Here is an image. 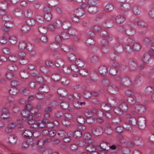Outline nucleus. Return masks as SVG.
<instances>
[{
    "label": "nucleus",
    "instance_id": "36",
    "mask_svg": "<svg viewBox=\"0 0 154 154\" xmlns=\"http://www.w3.org/2000/svg\"><path fill=\"white\" fill-rule=\"evenodd\" d=\"M64 63V61L62 59H57L55 61V64L57 67H60L63 66Z\"/></svg>",
    "mask_w": 154,
    "mask_h": 154
},
{
    "label": "nucleus",
    "instance_id": "10",
    "mask_svg": "<svg viewBox=\"0 0 154 154\" xmlns=\"http://www.w3.org/2000/svg\"><path fill=\"white\" fill-rule=\"evenodd\" d=\"M91 132L94 135L99 136L102 134L103 130L101 127L99 126L93 128L92 129Z\"/></svg>",
    "mask_w": 154,
    "mask_h": 154
},
{
    "label": "nucleus",
    "instance_id": "47",
    "mask_svg": "<svg viewBox=\"0 0 154 154\" xmlns=\"http://www.w3.org/2000/svg\"><path fill=\"white\" fill-rule=\"evenodd\" d=\"M105 8L107 11H111L113 10L114 8L112 4L108 3L105 6Z\"/></svg>",
    "mask_w": 154,
    "mask_h": 154
},
{
    "label": "nucleus",
    "instance_id": "23",
    "mask_svg": "<svg viewBox=\"0 0 154 154\" xmlns=\"http://www.w3.org/2000/svg\"><path fill=\"white\" fill-rule=\"evenodd\" d=\"M113 48L118 53H121L123 51V47L119 43H117L115 44Z\"/></svg>",
    "mask_w": 154,
    "mask_h": 154
},
{
    "label": "nucleus",
    "instance_id": "16",
    "mask_svg": "<svg viewBox=\"0 0 154 154\" xmlns=\"http://www.w3.org/2000/svg\"><path fill=\"white\" fill-rule=\"evenodd\" d=\"M107 90L109 92L113 94H116L118 92V88L112 84L109 86Z\"/></svg>",
    "mask_w": 154,
    "mask_h": 154
},
{
    "label": "nucleus",
    "instance_id": "24",
    "mask_svg": "<svg viewBox=\"0 0 154 154\" xmlns=\"http://www.w3.org/2000/svg\"><path fill=\"white\" fill-rule=\"evenodd\" d=\"M76 16L78 17H81L85 14V11L81 8H79L76 9L74 11Z\"/></svg>",
    "mask_w": 154,
    "mask_h": 154
},
{
    "label": "nucleus",
    "instance_id": "7",
    "mask_svg": "<svg viewBox=\"0 0 154 154\" xmlns=\"http://www.w3.org/2000/svg\"><path fill=\"white\" fill-rule=\"evenodd\" d=\"M61 24L64 29H67L71 26V23L65 18H63L60 21Z\"/></svg>",
    "mask_w": 154,
    "mask_h": 154
},
{
    "label": "nucleus",
    "instance_id": "25",
    "mask_svg": "<svg viewBox=\"0 0 154 154\" xmlns=\"http://www.w3.org/2000/svg\"><path fill=\"white\" fill-rule=\"evenodd\" d=\"M17 137L15 135L11 134L9 136L8 140L9 142L12 144H15L17 141Z\"/></svg>",
    "mask_w": 154,
    "mask_h": 154
},
{
    "label": "nucleus",
    "instance_id": "52",
    "mask_svg": "<svg viewBox=\"0 0 154 154\" xmlns=\"http://www.w3.org/2000/svg\"><path fill=\"white\" fill-rule=\"evenodd\" d=\"M85 105V102L83 101L82 102H74L73 103L74 106L76 108L79 109L80 107L82 106L83 105Z\"/></svg>",
    "mask_w": 154,
    "mask_h": 154
},
{
    "label": "nucleus",
    "instance_id": "44",
    "mask_svg": "<svg viewBox=\"0 0 154 154\" xmlns=\"http://www.w3.org/2000/svg\"><path fill=\"white\" fill-rule=\"evenodd\" d=\"M23 135L25 137H31L32 136V132L29 130H26L23 132Z\"/></svg>",
    "mask_w": 154,
    "mask_h": 154
},
{
    "label": "nucleus",
    "instance_id": "15",
    "mask_svg": "<svg viewBox=\"0 0 154 154\" xmlns=\"http://www.w3.org/2000/svg\"><path fill=\"white\" fill-rule=\"evenodd\" d=\"M96 112V110L95 109L86 110L84 112V115L86 118L95 116V115Z\"/></svg>",
    "mask_w": 154,
    "mask_h": 154
},
{
    "label": "nucleus",
    "instance_id": "17",
    "mask_svg": "<svg viewBox=\"0 0 154 154\" xmlns=\"http://www.w3.org/2000/svg\"><path fill=\"white\" fill-rule=\"evenodd\" d=\"M98 71L102 76H105L107 74V69L106 66H100L98 68Z\"/></svg>",
    "mask_w": 154,
    "mask_h": 154
},
{
    "label": "nucleus",
    "instance_id": "22",
    "mask_svg": "<svg viewBox=\"0 0 154 154\" xmlns=\"http://www.w3.org/2000/svg\"><path fill=\"white\" fill-rule=\"evenodd\" d=\"M10 5V0H1L0 1V6H2L5 9H7V7Z\"/></svg>",
    "mask_w": 154,
    "mask_h": 154
},
{
    "label": "nucleus",
    "instance_id": "49",
    "mask_svg": "<svg viewBox=\"0 0 154 154\" xmlns=\"http://www.w3.org/2000/svg\"><path fill=\"white\" fill-rule=\"evenodd\" d=\"M57 23L54 21L52 23L49 24L48 26V29L51 31L54 30L57 26Z\"/></svg>",
    "mask_w": 154,
    "mask_h": 154
},
{
    "label": "nucleus",
    "instance_id": "39",
    "mask_svg": "<svg viewBox=\"0 0 154 154\" xmlns=\"http://www.w3.org/2000/svg\"><path fill=\"white\" fill-rule=\"evenodd\" d=\"M60 72L57 70L56 72L53 74L51 76L52 79L55 81H58L60 79Z\"/></svg>",
    "mask_w": 154,
    "mask_h": 154
},
{
    "label": "nucleus",
    "instance_id": "51",
    "mask_svg": "<svg viewBox=\"0 0 154 154\" xmlns=\"http://www.w3.org/2000/svg\"><path fill=\"white\" fill-rule=\"evenodd\" d=\"M75 63L79 67H82L85 65V62L83 60H81L79 59H78L76 60Z\"/></svg>",
    "mask_w": 154,
    "mask_h": 154
},
{
    "label": "nucleus",
    "instance_id": "45",
    "mask_svg": "<svg viewBox=\"0 0 154 154\" xmlns=\"http://www.w3.org/2000/svg\"><path fill=\"white\" fill-rule=\"evenodd\" d=\"M20 76L24 79L27 78L29 76L27 72L25 70H22L20 71Z\"/></svg>",
    "mask_w": 154,
    "mask_h": 154
},
{
    "label": "nucleus",
    "instance_id": "13",
    "mask_svg": "<svg viewBox=\"0 0 154 154\" xmlns=\"http://www.w3.org/2000/svg\"><path fill=\"white\" fill-rule=\"evenodd\" d=\"M18 54L20 56L19 61L21 64L24 65L28 62V59L25 57L26 54L25 53L21 52L18 53Z\"/></svg>",
    "mask_w": 154,
    "mask_h": 154
},
{
    "label": "nucleus",
    "instance_id": "41",
    "mask_svg": "<svg viewBox=\"0 0 154 154\" xmlns=\"http://www.w3.org/2000/svg\"><path fill=\"white\" fill-rule=\"evenodd\" d=\"M26 23L27 25L29 26H34L35 24V21L33 18H29L26 21Z\"/></svg>",
    "mask_w": 154,
    "mask_h": 154
},
{
    "label": "nucleus",
    "instance_id": "63",
    "mask_svg": "<svg viewBox=\"0 0 154 154\" xmlns=\"http://www.w3.org/2000/svg\"><path fill=\"white\" fill-rule=\"evenodd\" d=\"M61 37L64 39H68L70 38V35L69 34L68 32H63L61 34Z\"/></svg>",
    "mask_w": 154,
    "mask_h": 154
},
{
    "label": "nucleus",
    "instance_id": "35",
    "mask_svg": "<svg viewBox=\"0 0 154 154\" xmlns=\"http://www.w3.org/2000/svg\"><path fill=\"white\" fill-rule=\"evenodd\" d=\"M36 124H38L39 128H43L45 127L46 122L43 120H37Z\"/></svg>",
    "mask_w": 154,
    "mask_h": 154
},
{
    "label": "nucleus",
    "instance_id": "20",
    "mask_svg": "<svg viewBox=\"0 0 154 154\" xmlns=\"http://www.w3.org/2000/svg\"><path fill=\"white\" fill-rule=\"evenodd\" d=\"M115 20L118 24H122L125 22V19L123 16L119 15L115 17Z\"/></svg>",
    "mask_w": 154,
    "mask_h": 154
},
{
    "label": "nucleus",
    "instance_id": "46",
    "mask_svg": "<svg viewBox=\"0 0 154 154\" xmlns=\"http://www.w3.org/2000/svg\"><path fill=\"white\" fill-rule=\"evenodd\" d=\"M9 92L10 94L14 95L17 94L18 91L15 87H12L10 88Z\"/></svg>",
    "mask_w": 154,
    "mask_h": 154
},
{
    "label": "nucleus",
    "instance_id": "12",
    "mask_svg": "<svg viewBox=\"0 0 154 154\" xmlns=\"http://www.w3.org/2000/svg\"><path fill=\"white\" fill-rule=\"evenodd\" d=\"M10 116V113L8 110L6 108H3L1 111L0 116L3 119H6Z\"/></svg>",
    "mask_w": 154,
    "mask_h": 154
},
{
    "label": "nucleus",
    "instance_id": "58",
    "mask_svg": "<svg viewBox=\"0 0 154 154\" xmlns=\"http://www.w3.org/2000/svg\"><path fill=\"white\" fill-rule=\"evenodd\" d=\"M108 145H109V143L108 142H103L100 144V146L104 150L107 151L109 150V149L106 147H105V146L108 147Z\"/></svg>",
    "mask_w": 154,
    "mask_h": 154
},
{
    "label": "nucleus",
    "instance_id": "34",
    "mask_svg": "<svg viewBox=\"0 0 154 154\" xmlns=\"http://www.w3.org/2000/svg\"><path fill=\"white\" fill-rule=\"evenodd\" d=\"M31 29V27L27 25H23L21 28V31L23 33L28 32Z\"/></svg>",
    "mask_w": 154,
    "mask_h": 154
},
{
    "label": "nucleus",
    "instance_id": "53",
    "mask_svg": "<svg viewBox=\"0 0 154 154\" xmlns=\"http://www.w3.org/2000/svg\"><path fill=\"white\" fill-rule=\"evenodd\" d=\"M133 47L135 51H138L142 48L141 45L138 43H135L133 45Z\"/></svg>",
    "mask_w": 154,
    "mask_h": 154
},
{
    "label": "nucleus",
    "instance_id": "61",
    "mask_svg": "<svg viewBox=\"0 0 154 154\" xmlns=\"http://www.w3.org/2000/svg\"><path fill=\"white\" fill-rule=\"evenodd\" d=\"M9 42L11 44H15L17 41V38L14 36H10L9 38Z\"/></svg>",
    "mask_w": 154,
    "mask_h": 154
},
{
    "label": "nucleus",
    "instance_id": "9",
    "mask_svg": "<svg viewBox=\"0 0 154 154\" xmlns=\"http://www.w3.org/2000/svg\"><path fill=\"white\" fill-rule=\"evenodd\" d=\"M17 124L12 122L7 124L4 129L5 131L7 133L12 132L16 127Z\"/></svg>",
    "mask_w": 154,
    "mask_h": 154
},
{
    "label": "nucleus",
    "instance_id": "48",
    "mask_svg": "<svg viewBox=\"0 0 154 154\" xmlns=\"http://www.w3.org/2000/svg\"><path fill=\"white\" fill-rule=\"evenodd\" d=\"M38 30L42 34H45L47 33L48 29L45 26H41L39 27Z\"/></svg>",
    "mask_w": 154,
    "mask_h": 154
},
{
    "label": "nucleus",
    "instance_id": "1",
    "mask_svg": "<svg viewBox=\"0 0 154 154\" xmlns=\"http://www.w3.org/2000/svg\"><path fill=\"white\" fill-rule=\"evenodd\" d=\"M128 110L127 105L124 100L122 101L119 107H115L114 108L115 112L119 115H122L124 112H127Z\"/></svg>",
    "mask_w": 154,
    "mask_h": 154
},
{
    "label": "nucleus",
    "instance_id": "30",
    "mask_svg": "<svg viewBox=\"0 0 154 154\" xmlns=\"http://www.w3.org/2000/svg\"><path fill=\"white\" fill-rule=\"evenodd\" d=\"M125 33L129 36H132L136 33V31L133 29L127 28L125 31Z\"/></svg>",
    "mask_w": 154,
    "mask_h": 154
},
{
    "label": "nucleus",
    "instance_id": "54",
    "mask_svg": "<svg viewBox=\"0 0 154 154\" xmlns=\"http://www.w3.org/2000/svg\"><path fill=\"white\" fill-rule=\"evenodd\" d=\"M112 121L113 123L115 125L118 124L121 122L120 118L118 116H116L113 118L112 119Z\"/></svg>",
    "mask_w": 154,
    "mask_h": 154
},
{
    "label": "nucleus",
    "instance_id": "18",
    "mask_svg": "<svg viewBox=\"0 0 154 154\" xmlns=\"http://www.w3.org/2000/svg\"><path fill=\"white\" fill-rule=\"evenodd\" d=\"M129 68L130 70L134 71L137 69V65L136 63L132 60H130L129 61Z\"/></svg>",
    "mask_w": 154,
    "mask_h": 154
},
{
    "label": "nucleus",
    "instance_id": "28",
    "mask_svg": "<svg viewBox=\"0 0 154 154\" xmlns=\"http://www.w3.org/2000/svg\"><path fill=\"white\" fill-rule=\"evenodd\" d=\"M121 83L123 86H128L130 85L131 81L129 78L123 77L122 78Z\"/></svg>",
    "mask_w": 154,
    "mask_h": 154
},
{
    "label": "nucleus",
    "instance_id": "2",
    "mask_svg": "<svg viewBox=\"0 0 154 154\" xmlns=\"http://www.w3.org/2000/svg\"><path fill=\"white\" fill-rule=\"evenodd\" d=\"M39 92L36 93L35 97L38 99H42L44 97L43 93L48 92L49 89L48 86L46 85H43L39 89Z\"/></svg>",
    "mask_w": 154,
    "mask_h": 154
},
{
    "label": "nucleus",
    "instance_id": "64",
    "mask_svg": "<svg viewBox=\"0 0 154 154\" xmlns=\"http://www.w3.org/2000/svg\"><path fill=\"white\" fill-rule=\"evenodd\" d=\"M109 73L112 75H116L117 74L118 70L116 68L111 67L109 70Z\"/></svg>",
    "mask_w": 154,
    "mask_h": 154
},
{
    "label": "nucleus",
    "instance_id": "60",
    "mask_svg": "<svg viewBox=\"0 0 154 154\" xmlns=\"http://www.w3.org/2000/svg\"><path fill=\"white\" fill-rule=\"evenodd\" d=\"M133 12L134 14L136 15H139L141 13L140 8L138 6H135L133 9Z\"/></svg>",
    "mask_w": 154,
    "mask_h": 154
},
{
    "label": "nucleus",
    "instance_id": "42",
    "mask_svg": "<svg viewBox=\"0 0 154 154\" xmlns=\"http://www.w3.org/2000/svg\"><path fill=\"white\" fill-rule=\"evenodd\" d=\"M12 18L11 16L6 12L5 14L2 17V19L5 21H8Z\"/></svg>",
    "mask_w": 154,
    "mask_h": 154
},
{
    "label": "nucleus",
    "instance_id": "57",
    "mask_svg": "<svg viewBox=\"0 0 154 154\" xmlns=\"http://www.w3.org/2000/svg\"><path fill=\"white\" fill-rule=\"evenodd\" d=\"M108 102L111 105H116L117 103L116 99L115 97H112L108 99Z\"/></svg>",
    "mask_w": 154,
    "mask_h": 154
},
{
    "label": "nucleus",
    "instance_id": "3",
    "mask_svg": "<svg viewBox=\"0 0 154 154\" xmlns=\"http://www.w3.org/2000/svg\"><path fill=\"white\" fill-rule=\"evenodd\" d=\"M21 115L23 119L27 121L28 124H32L34 122V119L30 115L29 111L24 109L21 112Z\"/></svg>",
    "mask_w": 154,
    "mask_h": 154
},
{
    "label": "nucleus",
    "instance_id": "8",
    "mask_svg": "<svg viewBox=\"0 0 154 154\" xmlns=\"http://www.w3.org/2000/svg\"><path fill=\"white\" fill-rule=\"evenodd\" d=\"M107 41L104 39H103L101 41V48L102 51L104 53H107L109 50V47L107 45Z\"/></svg>",
    "mask_w": 154,
    "mask_h": 154
},
{
    "label": "nucleus",
    "instance_id": "11",
    "mask_svg": "<svg viewBox=\"0 0 154 154\" xmlns=\"http://www.w3.org/2000/svg\"><path fill=\"white\" fill-rule=\"evenodd\" d=\"M87 35L88 36H90L91 38H87L85 43L87 45H90L93 44L94 43V40L91 38L94 37L95 35V34L93 31H90L88 32Z\"/></svg>",
    "mask_w": 154,
    "mask_h": 154
},
{
    "label": "nucleus",
    "instance_id": "50",
    "mask_svg": "<svg viewBox=\"0 0 154 154\" xmlns=\"http://www.w3.org/2000/svg\"><path fill=\"white\" fill-rule=\"evenodd\" d=\"M57 134L60 137L63 138L66 136V133L64 130L60 129L57 131Z\"/></svg>",
    "mask_w": 154,
    "mask_h": 154
},
{
    "label": "nucleus",
    "instance_id": "19",
    "mask_svg": "<svg viewBox=\"0 0 154 154\" xmlns=\"http://www.w3.org/2000/svg\"><path fill=\"white\" fill-rule=\"evenodd\" d=\"M14 15L17 17H19L22 16L23 14V11L19 8H16L13 11Z\"/></svg>",
    "mask_w": 154,
    "mask_h": 154
},
{
    "label": "nucleus",
    "instance_id": "31",
    "mask_svg": "<svg viewBox=\"0 0 154 154\" xmlns=\"http://www.w3.org/2000/svg\"><path fill=\"white\" fill-rule=\"evenodd\" d=\"M142 141V139L140 137H136L133 139V142L134 144L137 145L140 144Z\"/></svg>",
    "mask_w": 154,
    "mask_h": 154
},
{
    "label": "nucleus",
    "instance_id": "43",
    "mask_svg": "<svg viewBox=\"0 0 154 154\" xmlns=\"http://www.w3.org/2000/svg\"><path fill=\"white\" fill-rule=\"evenodd\" d=\"M8 67L9 70L12 71H15L18 69L17 66L14 63L9 64Z\"/></svg>",
    "mask_w": 154,
    "mask_h": 154
},
{
    "label": "nucleus",
    "instance_id": "38",
    "mask_svg": "<svg viewBox=\"0 0 154 154\" xmlns=\"http://www.w3.org/2000/svg\"><path fill=\"white\" fill-rule=\"evenodd\" d=\"M103 25L105 28H109L112 27L113 24L111 22L107 20L105 21Z\"/></svg>",
    "mask_w": 154,
    "mask_h": 154
},
{
    "label": "nucleus",
    "instance_id": "62",
    "mask_svg": "<svg viewBox=\"0 0 154 154\" xmlns=\"http://www.w3.org/2000/svg\"><path fill=\"white\" fill-rule=\"evenodd\" d=\"M69 106V104L68 102L66 101H63L60 104V107L63 109H67Z\"/></svg>",
    "mask_w": 154,
    "mask_h": 154
},
{
    "label": "nucleus",
    "instance_id": "40",
    "mask_svg": "<svg viewBox=\"0 0 154 154\" xmlns=\"http://www.w3.org/2000/svg\"><path fill=\"white\" fill-rule=\"evenodd\" d=\"M27 43L23 41H21L19 43L18 47L21 50L25 49L26 48Z\"/></svg>",
    "mask_w": 154,
    "mask_h": 154
},
{
    "label": "nucleus",
    "instance_id": "27",
    "mask_svg": "<svg viewBox=\"0 0 154 154\" xmlns=\"http://www.w3.org/2000/svg\"><path fill=\"white\" fill-rule=\"evenodd\" d=\"M77 2H81L79 4V5H80L82 9L84 10H87L88 8V4L85 3V0H76Z\"/></svg>",
    "mask_w": 154,
    "mask_h": 154
},
{
    "label": "nucleus",
    "instance_id": "14",
    "mask_svg": "<svg viewBox=\"0 0 154 154\" xmlns=\"http://www.w3.org/2000/svg\"><path fill=\"white\" fill-rule=\"evenodd\" d=\"M125 119H129V122L132 125H136L137 123V120L135 118L132 117L130 115L127 114L124 116Z\"/></svg>",
    "mask_w": 154,
    "mask_h": 154
},
{
    "label": "nucleus",
    "instance_id": "26",
    "mask_svg": "<svg viewBox=\"0 0 154 154\" xmlns=\"http://www.w3.org/2000/svg\"><path fill=\"white\" fill-rule=\"evenodd\" d=\"M101 107L102 109L105 111H109L111 109V105L105 103H102L101 105Z\"/></svg>",
    "mask_w": 154,
    "mask_h": 154
},
{
    "label": "nucleus",
    "instance_id": "32",
    "mask_svg": "<svg viewBox=\"0 0 154 154\" xmlns=\"http://www.w3.org/2000/svg\"><path fill=\"white\" fill-rule=\"evenodd\" d=\"M35 18L37 21L40 23H42L44 22L45 18L41 14H38L36 16Z\"/></svg>",
    "mask_w": 154,
    "mask_h": 154
},
{
    "label": "nucleus",
    "instance_id": "56",
    "mask_svg": "<svg viewBox=\"0 0 154 154\" xmlns=\"http://www.w3.org/2000/svg\"><path fill=\"white\" fill-rule=\"evenodd\" d=\"M79 73L82 75L85 76L88 75V71L87 69L83 68H81L79 70Z\"/></svg>",
    "mask_w": 154,
    "mask_h": 154
},
{
    "label": "nucleus",
    "instance_id": "37",
    "mask_svg": "<svg viewBox=\"0 0 154 154\" xmlns=\"http://www.w3.org/2000/svg\"><path fill=\"white\" fill-rule=\"evenodd\" d=\"M135 21L139 26L142 28L146 27L147 26V24H145L140 19H136L135 20Z\"/></svg>",
    "mask_w": 154,
    "mask_h": 154
},
{
    "label": "nucleus",
    "instance_id": "4",
    "mask_svg": "<svg viewBox=\"0 0 154 154\" xmlns=\"http://www.w3.org/2000/svg\"><path fill=\"white\" fill-rule=\"evenodd\" d=\"M146 110V108L143 105H138L135 106L131 112L135 114H141L144 112Z\"/></svg>",
    "mask_w": 154,
    "mask_h": 154
},
{
    "label": "nucleus",
    "instance_id": "55",
    "mask_svg": "<svg viewBox=\"0 0 154 154\" xmlns=\"http://www.w3.org/2000/svg\"><path fill=\"white\" fill-rule=\"evenodd\" d=\"M8 59L10 61L15 62L17 60V57L14 54H11L9 56Z\"/></svg>",
    "mask_w": 154,
    "mask_h": 154
},
{
    "label": "nucleus",
    "instance_id": "6",
    "mask_svg": "<svg viewBox=\"0 0 154 154\" xmlns=\"http://www.w3.org/2000/svg\"><path fill=\"white\" fill-rule=\"evenodd\" d=\"M137 124L138 127L140 129H144L146 128V122L145 118L143 117H138Z\"/></svg>",
    "mask_w": 154,
    "mask_h": 154
},
{
    "label": "nucleus",
    "instance_id": "5",
    "mask_svg": "<svg viewBox=\"0 0 154 154\" xmlns=\"http://www.w3.org/2000/svg\"><path fill=\"white\" fill-rule=\"evenodd\" d=\"M152 52L150 51H148L146 52L143 54L142 60L145 63L147 64L149 63L151 60V54Z\"/></svg>",
    "mask_w": 154,
    "mask_h": 154
},
{
    "label": "nucleus",
    "instance_id": "59",
    "mask_svg": "<svg viewBox=\"0 0 154 154\" xmlns=\"http://www.w3.org/2000/svg\"><path fill=\"white\" fill-rule=\"evenodd\" d=\"M82 136V133L79 130L75 131L73 133V136L75 138L81 137Z\"/></svg>",
    "mask_w": 154,
    "mask_h": 154
},
{
    "label": "nucleus",
    "instance_id": "21",
    "mask_svg": "<svg viewBox=\"0 0 154 154\" xmlns=\"http://www.w3.org/2000/svg\"><path fill=\"white\" fill-rule=\"evenodd\" d=\"M97 147L94 145L91 144L87 145L86 146L85 148L86 151L91 153L92 152L95 151Z\"/></svg>",
    "mask_w": 154,
    "mask_h": 154
},
{
    "label": "nucleus",
    "instance_id": "33",
    "mask_svg": "<svg viewBox=\"0 0 154 154\" xmlns=\"http://www.w3.org/2000/svg\"><path fill=\"white\" fill-rule=\"evenodd\" d=\"M57 92L59 94L62 96H65L67 94V91L63 88L58 89Z\"/></svg>",
    "mask_w": 154,
    "mask_h": 154
},
{
    "label": "nucleus",
    "instance_id": "29",
    "mask_svg": "<svg viewBox=\"0 0 154 154\" xmlns=\"http://www.w3.org/2000/svg\"><path fill=\"white\" fill-rule=\"evenodd\" d=\"M97 7L91 5L88 7L87 9L88 12L91 14L94 13L97 11Z\"/></svg>",
    "mask_w": 154,
    "mask_h": 154
}]
</instances>
